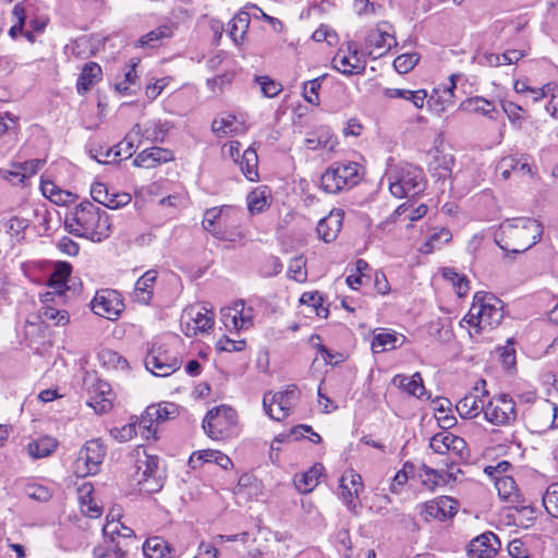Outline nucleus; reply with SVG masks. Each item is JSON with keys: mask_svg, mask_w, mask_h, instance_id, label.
<instances>
[{"mask_svg": "<svg viewBox=\"0 0 558 558\" xmlns=\"http://www.w3.org/2000/svg\"><path fill=\"white\" fill-rule=\"evenodd\" d=\"M65 229L80 238L100 242L111 233V225L106 211L92 202H82L64 219Z\"/></svg>", "mask_w": 558, "mask_h": 558, "instance_id": "nucleus-1", "label": "nucleus"}, {"mask_svg": "<svg viewBox=\"0 0 558 558\" xmlns=\"http://www.w3.org/2000/svg\"><path fill=\"white\" fill-rule=\"evenodd\" d=\"M543 227L541 222L532 218H515L505 221L500 226V232L496 235V243L504 251L523 253L535 245L542 238Z\"/></svg>", "mask_w": 558, "mask_h": 558, "instance_id": "nucleus-2", "label": "nucleus"}, {"mask_svg": "<svg viewBox=\"0 0 558 558\" xmlns=\"http://www.w3.org/2000/svg\"><path fill=\"white\" fill-rule=\"evenodd\" d=\"M504 317L501 301L486 292H476L469 313L462 319L480 329L498 326Z\"/></svg>", "mask_w": 558, "mask_h": 558, "instance_id": "nucleus-3", "label": "nucleus"}, {"mask_svg": "<svg viewBox=\"0 0 558 558\" xmlns=\"http://www.w3.org/2000/svg\"><path fill=\"white\" fill-rule=\"evenodd\" d=\"M360 180V165L357 162H336L322 174L320 186L326 193L337 194L352 189Z\"/></svg>", "mask_w": 558, "mask_h": 558, "instance_id": "nucleus-4", "label": "nucleus"}, {"mask_svg": "<svg viewBox=\"0 0 558 558\" xmlns=\"http://www.w3.org/2000/svg\"><path fill=\"white\" fill-rule=\"evenodd\" d=\"M238 414L232 408L221 404L209 410L203 420L205 433L214 440H223L236 433Z\"/></svg>", "mask_w": 558, "mask_h": 558, "instance_id": "nucleus-5", "label": "nucleus"}, {"mask_svg": "<svg viewBox=\"0 0 558 558\" xmlns=\"http://www.w3.org/2000/svg\"><path fill=\"white\" fill-rule=\"evenodd\" d=\"M423 169L413 165H404L400 172L389 182V190L396 197L415 196L425 189Z\"/></svg>", "mask_w": 558, "mask_h": 558, "instance_id": "nucleus-6", "label": "nucleus"}, {"mask_svg": "<svg viewBox=\"0 0 558 558\" xmlns=\"http://www.w3.org/2000/svg\"><path fill=\"white\" fill-rule=\"evenodd\" d=\"M299 398L298 387L289 385L282 391L266 392L263 397V408L272 420L282 421L290 415Z\"/></svg>", "mask_w": 558, "mask_h": 558, "instance_id": "nucleus-7", "label": "nucleus"}, {"mask_svg": "<svg viewBox=\"0 0 558 558\" xmlns=\"http://www.w3.org/2000/svg\"><path fill=\"white\" fill-rule=\"evenodd\" d=\"M107 448L101 439H90L81 448L74 461V472L80 477L98 473L106 457Z\"/></svg>", "mask_w": 558, "mask_h": 558, "instance_id": "nucleus-8", "label": "nucleus"}, {"mask_svg": "<svg viewBox=\"0 0 558 558\" xmlns=\"http://www.w3.org/2000/svg\"><path fill=\"white\" fill-rule=\"evenodd\" d=\"M484 417L496 426L510 425L517 420L515 403L512 398L506 393L487 399Z\"/></svg>", "mask_w": 558, "mask_h": 558, "instance_id": "nucleus-9", "label": "nucleus"}, {"mask_svg": "<svg viewBox=\"0 0 558 558\" xmlns=\"http://www.w3.org/2000/svg\"><path fill=\"white\" fill-rule=\"evenodd\" d=\"M214 313L205 306L191 305L181 316V328L186 337H194L198 332H206L214 325Z\"/></svg>", "mask_w": 558, "mask_h": 558, "instance_id": "nucleus-10", "label": "nucleus"}, {"mask_svg": "<svg viewBox=\"0 0 558 558\" xmlns=\"http://www.w3.org/2000/svg\"><path fill=\"white\" fill-rule=\"evenodd\" d=\"M429 447L438 454H449L451 463L463 460L469 456L465 440L448 430L435 434L430 438Z\"/></svg>", "mask_w": 558, "mask_h": 558, "instance_id": "nucleus-11", "label": "nucleus"}, {"mask_svg": "<svg viewBox=\"0 0 558 558\" xmlns=\"http://www.w3.org/2000/svg\"><path fill=\"white\" fill-rule=\"evenodd\" d=\"M485 387L486 380L481 379L472 391L458 401L456 409L462 418H475L481 413L485 414L488 399Z\"/></svg>", "mask_w": 558, "mask_h": 558, "instance_id": "nucleus-12", "label": "nucleus"}, {"mask_svg": "<svg viewBox=\"0 0 558 558\" xmlns=\"http://www.w3.org/2000/svg\"><path fill=\"white\" fill-rule=\"evenodd\" d=\"M181 361L161 347H154L145 357V367L155 376H169L179 369Z\"/></svg>", "mask_w": 558, "mask_h": 558, "instance_id": "nucleus-13", "label": "nucleus"}, {"mask_svg": "<svg viewBox=\"0 0 558 558\" xmlns=\"http://www.w3.org/2000/svg\"><path fill=\"white\" fill-rule=\"evenodd\" d=\"M124 304L116 290L104 289L96 293L92 301L93 312L104 318L114 320L123 311Z\"/></svg>", "mask_w": 558, "mask_h": 558, "instance_id": "nucleus-14", "label": "nucleus"}, {"mask_svg": "<svg viewBox=\"0 0 558 558\" xmlns=\"http://www.w3.org/2000/svg\"><path fill=\"white\" fill-rule=\"evenodd\" d=\"M339 489L342 501L348 509L357 514L361 508L359 496L363 492L361 475L353 470L345 471L340 478Z\"/></svg>", "mask_w": 558, "mask_h": 558, "instance_id": "nucleus-15", "label": "nucleus"}, {"mask_svg": "<svg viewBox=\"0 0 558 558\" xmlns=\"http://www.w3.org/2000/svg\"><path fill=\"white\" fill-rule=\"evenodd\" d=\"M420 515L425 522L438 520L444 522L457 513V502L447 496H442L420 505Z\"/></svg>", "mask_w": 558, "mask_h": 558, "instance_id": "nucleus-16", "label": "nucleus"}, {"mask_svg": "<svg viewBox=\"0 0 558 558\" xmlns=\"http://www.w3.org/2000/svg\"><path fill=\"white\" fill-rule=\"evenodd\" d=\"M333 66L345 75L362 74L365 71L366 62L352 41L347 44V52L341 48L333 57Z\"/></svg>", "mask_w": 558, "mask_h": 558, "instance_id": "nucleus-17", "label": "nucleus"}, {"mask_svg": "<svg viewBox=\"0 0 558 558\" xmlns=\"http://www.w3.org/2000/svg\"><path fill=\"white\" fill-rule=\"evenodd\" d=\"M72 272V266L68 262H58L54 266L52 274L49 277L48 286L52 289L45 293L41 298L43 303L54 302L56 296L62 299L65 291L69 290L66 287L68 279Z\"/></svg>", "mask_w": 558, "mask_h": 558, "instance_id": "nucleus-18", "label": "nucleus"}, {"mask_svg": "<svg viewBox=\"0 0 558 558\" xmlns=\"http://www.w3.org/2000/svg\"><path fill=\"white\" fill-rule=\"evenodd\" d=\"M112 390L111 386L101 379H96L88 387L87 404L92 407L96 413H106L112 407Z\"/></svg>", "mask_w": 558, "mask_h": 558, "instance_id": "nucleus-19", "label": "nucleus"}, {"mask_svg": "<svg viewBox=\"0 0 558 558\" xmlns=\"http://www.w3.org/2000/svg\"><path fill=\"white\" fill-rule=\"evenodd\" d=\"M499 547L498 536L493 532H485L470 542L468 554L470 558H493Z\"/></svg>", "mask_w": 558, "mask_h": 558, "instance_id": "nucleus-20", "label": "nucleus"}, {"mask_svg": "<svg viewBox=\"0 0 558 558\" xmlns=\"http://www.w3.org/2000/svg\"><path fill=\"white\" fill-rule=\"evenodd\" d=\"M389 28L390 25L384 22L368 33L366 44L371 48L369 53L375 54L374 58L384 56L396 44Z\"/></svg>", "mask_w": 558, "mask_h": 558, "instance_id": "nucleus-21", "label": "nucleus"}, {"mask_svg": "<svg viewBox=\"0 0 558 558\" xmlns=\"http://www.w3.org/2000/svg\"><path fill=\"white\" fill-rule=\"evenodd\" d=\"M158 278V271L149 269L142 275L134 284L132 299L142 305L150 304L154 296V289Z\"/></svg>", "mask_w": 558, "mask_h": 558, "instance_id": "nucleus-22", "label": "nucleus"}, {"mask_svg": "<svg viewBox=\"0 0 558 558\" xmlns=\"http://www.w3.org/2000/svg\"><path fill=\"white\" fill-rule=\"evenodd\" d=\"M343 216V210L336 208L320 219L316 228L318 236L327 243L332 242L342 228Z\"/></svg>", "mask_w": 558, "mask_h": 558, "instance_id": "nucleus-23", "label": "nucleus"}, {"mask_svg": "<svg viewBox=\"0 0 558 558\" xmlns=\"http://www.w3.org/2000/svg\"><path fill=\"white\" fill-rule=\"evenodd\" d=\"M174 159L173 153L167 148L154 146L141 151L135 159L133 165L141 168H155L161 163L171 161Z\"/></svg>", "mask_w": 558, "mask_h": 558, "instance_id": "nucleus-24", "label": "nucleus"}, {"mask_svg": "<svg viewBox=\"0 0 558 558\" xmlns=\"http://www.w3.org/2000/svg\"><path fill=\"white\" fill-rule=\"evenodd\" d=\"M495 486L498 492V496L513 507L524 504V498L519 493L517 484L511 476L497 477L495 480Z\"/></svg>", "mask_w": 558, "mask_h": 558, "instance_id": "nucleus-25", "label": "nucleus"}, {"mask_svg": "<svg viewBox=\"0 0 558 558\" xmlns=\"http://www.w3.org/2000/svg\"><path fill=\"white\" fill-rule=\"evenodd\" d=\"M323 472L324 465L320 463H316L306 472L296 474L293 480L295 488L301 494L311 493L318 485Z\"/></svg>", "mask_w": 558, "mask_h": 558, "instance_id": "nucleus-26", "label": "nucleus"}, {"mask_svg": "<svg viewBox=\"0 0 558 558\" xmlns=\"http://www.w3.org/2000/svg\"><path fill=\"white\" fill-rule=\"evenodd\" d=\"M454 77V75L450 76L449 86H446L441 89H435L434 94L430 95L427 104L433 110L442 112L447 110L448 107L453 105V89L456 88Z\"/></svg>", "mask_w": 558, "mask_h": 558, "instance_id": "nucleus-27", "label": "nucleus"}, {"mask_svg": "<svg viewBox=\"0 0 558 558\" xmlns=\"http://www.w3.org/2000/svg\"><path fill=\"white\" fill-rule=\"evenodd\" d=\"M101 75L102 71L98 63L88 62L84 64L76 82L77 93L83 95L88 92L97 82L100 81Z\"/></svg>", "mask_w": 558, "mask_h": 558, "instance_id": "nucleus-28", "label": "nucleus"}, {"mask_svg": "<svg viewBox=\"0 0 558 558\" xmlns=\"http://www.w3.org/2000/svg\"><path fill=\"white\" fill-rule=\"evenodd\" d=\"M384 96L389 99H403L413 104L417 109H422L427 98L425 89L410 90L403 88H385Z\"/></svg>", "mask_w": 558, "mask_h": 558, "instance_id": "nucleus-29", "label": "nucleus"}, {"mask_svg": "<svg viewBox=\"0 0 558 558\" xmlns=\"http://www.w3.org/2000/svg\"><path fill=\"white\" fill-rule=\"evenodd\" d=\"M459 108L465 112L478 113L489 118H493V113L496 111L492 101L478 96L463 100Z\"/></svg>", "mask_w": 558, "mask_h": 558, "instance_id": "nucleus-30", "label": "nucleus"}, {"mask_svg": "<svg viewBox=\"0 0 558 558\" xmlns=\"http://www.w3.org/2000/svg\"><path fill=\"white\" fill-rule=\"evenodd\" d=\"M93 488L88 484H84L80 488L81 511L84 515L96 519L102 514V508L96 504L92 496Z\"/></svg>", "mask_w": 558, "mask_h": 558, "instance_id": "nucleus-31", "label": "nucleus"}, {"mask_svg": "<svg viewBox=\"0 0 558 558\" xmlns=\"http://www.w3.org/2000/svg\"><path fill=\"white\" fill-rule=\"evenodd\" d=\"M239 165L242 173L250 181L258 180V156L255 149L248 147L240 156Z\"/></svg>", "mask_w": 558, "mask_h": 558, "instance_id": "nucleus-32", "label": "nucleus"}, {"mask_svg": "<svg viewBox=\"0 0 558 558\" xmlns=\"http://www.w3.org/2000/svg\"><path fill=\"white\" fill-rule=\"evenodd\" d=\"M128 544L110 543L107 539L105 544L97 545L93 549V558H126Z\"/></svg>", "mask_w": 558, "mask_h": 558, "instance_id": "nucleus-33", "label": "nucleus"}, {"mask_svg": "<svg viewBox=\"0 0 558 558\" xmlns=\"http://www.w3.org/2000/svg\"><path fill=\"white\" fill-rule=\"evenodd\" d=\"M393 384L404 389L409 395L417 398L424 395L425 388L420 373L412 376L397 375L393 378Z\"/></svg>", "mask_w": 558, "mask_h": 558, "instance_id": "nucleus-34", "label": "nucleus"}, {"mask_svg": "<svg viewBox=\"0 0 558 558\" xmlns=\"http://www.w3.org/2000/svg\"><path fill=\"white\" fill-rule=\"evenodd\" d=\"M250 15L246 12L238 13L229 23L228 34L231 39L239 45L243 41L250 26Z\"/></svg>", "mask_w": 558, "mask_h": 558, "instance_id": "nucleus-35", "label": "nucleus"}, {"mask_svg": "<svg viewBox=\"0 0 558 558\" xmlns=\"http://www.w3.org/2000/svg\"><path fill=\"white\" fill-rule=\"evenodd\" d=\"M158 408H146L144 414L141 416V420L136 423L138 429L141 430L142 436L149 439L150 437L155 438L156 435V421H158V416H160Z\"/></svg>", "mask_w": 558, "mask_h": 558, "instance_id": "nucleus-36", "label": "nucleus"}, {"mask_svg": "<svg viewBox=\"0 0 558 558\" xmlns=\"http://www.w3.org/2000/svg\"><path fill=\"white\" fill-rule=\"evenodd\" d=\"M270 195L266 187L254 189L247 195V208L251 214H259L269 206Z\"/></svg>", "mask_w": 558, "mask_h": 558, "instance_id": "nucleus-37", "label": "nucleus"}, {"mask_svg": "<svg viewBox=\"0 0 558 558\" xmlns=\"http://www.w3.org/2000/svg\"><path fill=\"white\" fill-rule=\"evenodd\" d=\"M397 342L398 337L396 332L381 330L380 332L374 335L371 347L374 353H381L396 349L398 347Z\"/></svg>", "mask_w": 558, "mask_h": 558, "instance_id": "nucleus-38", "label": "nucleus"}, {"mask_svg": "<svg viewBox=\"0 0 558 558\" xmlns=\"http://www.w3.org/2000/svg\"><path fill=\"white\" fill-rule=\"evenodd\" d=\"M57 448V441L52 437H41L28 445V453L33 458H44L51 454Z\"/></svg>", "mask_w": 558, "mask_h": 558, "instance_id": "nucleus-39", "label": "nucleus"}, {"mask_svg": "<svg viewBox=\"0 0 558 558\" xmlns=\"http://www.w3.org/2000/svg\"><path fill=\"white\" fill-rule=\"evenodd\" d=\"M143 553L147 558H169L167 543L161 537L148 538L143 544Z\"/></svg>", "mask_w": 558, "mask_h": 558, "instance_id": "nucleus-40", "label": "nucleus"}, {"mask_svg": "<svg viewBox=\"0 0 558 558\" xmlns=\"http://www.w3.org/2000/svg\"><path fill=\"white\" fill-rule=\"evenodd\" d=\"M48 303L49 302L44 303L39 310V317L43 322H52L56 326H65L70 320L68 312L64 310H57Z\"/></svg>", "mask_w": 558, "mask_h": 558, "instance_id": "nucleus-41", "label": "nucleus"}, {"mask_svg": "<svg viewBox=\"0 0 558 558\" xmlns=\"http://www.w3.org/2000/svg\"><path fill=\"white\" fill-rule=\"evenodd\" d=\"M157 457L145 454L144 458H138L136 461V477H150L158 474Z\"/></svg>", "mask_w": 558, "mask_h": 558, "instance_id": "nucleus-42", "label": "nucleus"}, {"mask_svg": "<svg viewBox=\"0 0 558 558\" xmlns=\"http://www.w3.org/2000/svg\"><path fill=\"white\" fill-rule=\"evenodd\" d=\"M169 131L167 122H150L143 131V136L151 143H162Z\"/></svg>", "mask_w": 558, "mask_h": 558, "instance_id": "nucleus-43", "label": "nucleus"}, {"mask_svg": "<svg viewBox=\"0 0 558 558\" xmlns=\"http://www.w3.org/2000/svg\"><path fill=\"white\" fill-rule=\"evenodd\" d=\"M442 276L450 281L456 289L457 294L462 298L469 291V281L464 275L457 272L453 268H445Z\"/></svg>", "mask_w": 558, "mask_h": 558, "instance_id": "nucleus-44", "label": "nucleus"}, {"mask_svg": "<svg viewBox=\"0 0 558 558\" xmlns=\"http://www.w3.org/2000/svg\"><path fill=\"white\" fill-rule=\"evenodd\" d=\"M300 302L314 307L316 315L319 317L326 318L329 314L328 308L324 306V296L317 291L304 292L301 295Z\"/></svg>", "mask_w": 558, "mask_h": 558, "instance_id": "nucleus-45", "label": "nucleus"}, {"mask_svg": "<svg viewBox=\"0 0 558 558\" xmlns=\"http://www.w3.org/2000/svg\"><path fill=\"white\" fill-rule=\"evenodd\" d=\"M543 506L547 513L558 519V483H551L543 495Z\"/></svg>", "mask_w": 558, "mask_h": 558, "instance_id": "nucleus-46", "label": "nucleus"}, {"mask_svg": "<svg viewBox=\"0 0 558 558\" xmlns=\"http://www.w3.org/2000/svg\"><path fill=\"white\" fill-rule=\"evenodd\" d=\"M306 260L302 255L293 257L288 267V277L298 282H304L307 278Z\"/></svg>", "mask_w": 558, "mask_h": 558, "instance_id": "nucleus-47", "label": "nucleus"}, {"mask_svg": "<svg viewBox=\"0 0 558 558\" xmlns=\"http://www.w3.org/2000/svg\"><path fill=\"white\" fill-rule=\"evenodd\" d=\"M324 78L325 75H322L303 84V97L308 104L314 106L319 105L318 90L322 87V82Z\"/></svg>", "mask_w": 558, "mask_h": 558, "instance_id": "nucleus-48", "label": "nucleus"}, {"mask_svg": "<svg viewBox=\"0 0 558 558\" xmlns=\"http://www.w3.org/2000/svg\"><path fill=\"white\" fill-rule=\"evenodd\" d=\"M211 130L219 137L236 133L238 126L235 125V118L230 116L228 118L215 119L211 124Z\"/></svg>", "mask_w": 558, "mask_h": 558, "instance_id": "nucleus-49", "label": "nucleus"}, {"mask_svg": "<svg viewBox=\"0 0 558 558\" xmlns=\"http://www.w3.org/2000/svg\"><path fill=\"white\" fill-rule=\"evenodd\" d=\"M171 37V29L169 26H160L154 31H150L146 35L142 36L138 40L142 47H155L156 43L162 38Z\"/></svg>", "mask_w": 558, "mask_h": 558, "instance_id": "nucleus-50", "label": "nucleus"}, {"mask_svg": "<svg viewBox=\"0 0 558 558\" xmlns=\"http://www.w3.org/2000/svg\"><path fill=\"white\" fill-rule=\"evenodd\" d=\"M418 60L420 58L416 53H403L395 59L393 66L397 72L405 74L417 64Z\"/></svg>", "mask_w": 558, "mask_h": 558, "instance_id": "nucleus-51", "label": "nucleus"}, {"mask_svg": "<svg viewBox=\"0 0 558 558\" xmlns=\"http://www.w3.org/2000/svg\"><path fill=\"white\" fill-rule=\"evenodd\" d=\"M255 82L260 86L264 96L268 98L276 97L282 90V85L268 76H256Z\"/></svg>", "mask_w": 558, "mask_h": 558, "instance_id": "nucleus-52", "label": "nucleus"}, {"mask_svg": "<svg viewBox=\"0 0 558 558\" xmlns=\"http://www.w3.org/2000/svg\"><path fill=\"white\" fill-rule=\"evenodd\" d=\"M199 459H203L205 462H215L223 470H228L230 466H232L231 459L218 450L203 451L199 453Z\"/></svg>", "mask_w": 558, "mask_h": 558, "instance_id": "nucleus-53", "label": "nucleus"}, {"mask_svg": "<svg viewBox=\"0 0 558 558\" xmlns=\"http://www.w3.org/2000/svg\"><path fill=\"white\" fill-rule=\"evenodd\" d=\"M131 199L132 197L129 193L117 192L113 189H109V195L105 206L110 209H118L130 204Z\"/></svg>", "mask_w": 558, "mask_h": 558, "instance_id": "nucleus-54", "label": "nucleus"}, {"mask_svg": "<svg viewBox=\"0 0 558 558\" xmlns=\"http://www.w3.org/2000/svg\"><path fill=\"white\" fill-rule=\"evenodd\" d=\"M451 232L446 228H440L438 231L432 233L425 243V253H430L436 248L438 243H448L451 240Z\"/></svg>", "mask_w": 558, "mask_h": 558, "instance_id": "nucleus-55", "label": "nucleus"}, {"mask_svg": "<svg viewBox=\"0 0 558 558\" xmlns=\"http://www.w3.org/2000/svg\"><path fill=\"white\" fill-rule=\"evenodd\" d=\"M12 16L15 23L9 29V34L11 37L15 38L17 34L22 33L25 23V9L21 3L14 5Z\"/></svg>", "mask_w": 558, "mask_h": 558, "instance_id": "nucleus-56", "label": "nucleus"}, {"mask_svg": "<svg viewBox=\"0 0 558 558\" xmlns=\"http://www.w3.org/2000/svg\"><path fill=\"white\" fill-rule=\"evenodd\" d=\"M140 490L146 494H153L161 489L162 482L160 475L150 477H136Z\"/></svg>", "mask_w": 558, "mask_h": 558, "instance_id": "nucleus-57", "label": "nucleus"}, {"mask_svg": "<svg viewBox=\"0 0 558 558\" xmlns=\"http://www.w3.org/2000/svg\"><path fill=\"white\" fill-rule=\"evenodd\" d=\"M110 435L119 441H129L136 435V423H128L122 427H113L110 429Z\"/></svg>", "mask_w": 558, "mask_h": 558, "instance_id": "nucleus-58", "label": "nucleus"}, {"mask_svg": "<svg viewBox=\"0 0 558 558\" xmlns=\"http://www.w3.org/2000/svg\"><path fill=\"white\" fill-rule=\"evenodd\" d=\"M27 227L28 220L16 216L11 217L7 222L8 232L17 240L23 238V233Z\"/></svg>", "mask_w": 558, "mask_h": 558, "instance_id": "nucleus-59", "label": "nucleus"}, {"mask_svg": "<svg viewBox=\"0 0 558 558\" xmlns=\"http://www.w3.org/2000/svg\"><path fill=\"white\" fill-rule=\"evenodd\" d=\"M222 215L221 210H217V207L209 208L205 211L203 218V227L206 231L215 232L216 226L220 227V218Z\"/></svg>", "mask_w": 558, "mask_h": 558, "instance_id": "nucleus-60", "label": "nucleus"}, {"mask_svg": "<svg viewBox=\"0 0 558 558\" xmlns=\"http://www.w3.org/2000/svg\"><path fill=\"white\" fill-rule=\"evenodd\" d=\"M236 311L239 312L240 328L247 329L253 325L254 315L252 307H245L243 301L234 303Z\"/></svg>", "mask_w": 558, "mask_h": 558, "instance_id": "nucleus-61", "label": "nucleus"}, {"mask_svg": "<svg viewBox=\"0 0 558 558\" xmlns=\"http://www.w3.org/2000/svg\"><path fill=\"white\" fill-rule=\"evenodd\" d=\"M27 497L37 501H48L51 497L49 489L45 486L37 484H29L25 487Z\"/></svg>", "mask_w": 558, "mask_h": 558, "instance_id": "nucleus-62", "label": "nucleus"}, {"mask_svg": "<svg viewBox=\"0 0 558 558\" xmlns=\"http://www.w3.org/2000/svg\"><path fill=\"white\" fill-rule=\"evenodd\" d=\"M236 307L233 305L232 307H228L222 310V322L226 328L229 330H241L240 328V320L238 315Z\"/></svg>", "mask_w": 558, "mask_h": 558, "instance_id": "nucleus-63", "label": "nucleus"}, {"mask_svg": "<svg viewBox=\"0 0 558 558\" xmlns=\"http://www.w3.org/2000/svg\"><path fill=\"white\" fill-rule=\"evenodd\" d=\"M502 109L505 113L507 114L508 119L511 121V123H518L520 124L523 120V113L524 110L521 106L514 104L513 101H505L502 104Z\"/></svg>", "mask_w": 558, "mask_h": 558, "instance_id": "nucleus-64", "label": "nucleus"}]
</instances>
